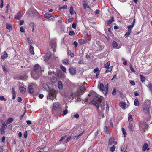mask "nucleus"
Listing matches in <instances>:
<instances>
[{"label":"nucleus","instance_id":"nucleus-30","mask_svg":"<svg viewBox=\"0 0 152 152\" xmlns=\"http://www.w3.org/2000/svg\"><path fill=\"white\" fill-rule=\"evenodd\" d=\"M113 138H110L109 140L108 145H111L113 143V141L114 140Z\"/></svg>","mask_w":152,"mask_h":152},{"label":"nucleus","instance_id":"nucleus-55","mask_svg":"<svg viewBox=\"0 0 152 152\" xmlns=\"http://www.w3.org/2000/svg\"><path fill=\"white\" fill-rule=\"evenodd\" d=\"M12 95H16V93L15 91L14 90V88L12 89Z\"/></svg>","mask_w":152,"mask_h":152},{"label":"nucleus","instance_id":"nucleus-37","mask_svg":"<svg viewBox=\"0 0 152 152\" xmlns=\"http://www.w3.org/2000/svg\"><path fill=\"white\" fill-rule=\"evenodd\" d=\"M60 68L62 69L63 72H65L66 71V67L63 65H60Z\"/></svg>","mask_w":152,"mask_h":152},{"label":"nucleus","instance_id":"nucleus-57","mask_svg":"<svg viewBox=\"0 0 152 152\" xmlns=\"http://www.w3.org/2000/svg\"><path fill=\"white\" fill-rule=\"evenodd\" d=\"M109 106L108 105L107 103L106 105V108L107 111H108L109 109Z\"/></svg>","mask_w":152,"mask_h":152},{"label":"nucleus","instance_id":"nucleus-8","mask_svg":"<svg viewBox=\"0 0 152 152\" xmlns=\"http://www.w3.org/2000/svg\"><path fill=\"white\" fill-rule=\"evenodd\" d=\"M119 105L123 109H126L127 107V105L125 102H121L119 103Z\"/></svg>","mask_w":152,"mask_h":152},{"label":"nucleus","instance_id":"nucleus-50","mask_svg":"<svg viewBox=\"0 0 152 152\" xmlns=\"http://www.w3.org/2000/svg\"><path fill=\"white\" fill-rule=\"evenodd\" d=\"M130 70L132 72H135V70L132 67V66L130 64Z\"/></svg>","mask_w":152,"mask_h":152},{"label":"nucleus","instance_id":"nucleus-20","mask_svg":"<svg viewBox=\"0 0 152 152\" xmlns=\"http://www.w3.org/2000/svg\"><path fill=\"white\" fill-rule=\"evenodd\" d=\"M99 88L102 91H104L105 90V88L103 84L101 83L100 84Z\"/></svg>","mask_w":152,"mask_h":152},{"label":"nucleus","instance_id":"nucleus-21","mask_svg":"<svg viewBox=\"0 0 152 152\" xmlns=\"http://www.w3.org/2000/svg\"><path fill=\"white\" fill-rule=\"evenodd\" d=\"M28 89L29 91V92L31 93H33L34 92V89L32 88V86L31 85H30L29 86Z\"/></svg>","mask_w":152,"mask_h":152},{"label":"nucleus","instance_id":"nucleus-10","mask_svg":"<svg viewBox=\"0 0 152 152\" xmlns=\"http://www.w3.org/2000/svg\"><path fill=\"white\" fill-rule=\"evenodd\" d=\"M114 19L113 17H111L110 19L107 21V25L110 26V24L114 21Z\"/></svg>","mask_w":152,"mask_h":152},{"label":"nucleus","instance_id":"nucleus-2","mask_svg":"<svg viewBox=\"0 0 152 152\" xmlns=\"http://www.w3.org/2000/svg\"><path fill=\"white\" fill-rule=\"evenodd\" d=\"M35 72L32 73L31 76L33 79H37L42 72V69L38 64L35 65L34 68Z\"/></svg>","mask_w":152,"mask_h":152},{"label":"nucleus","instance_id":"nucleus-60","mask_svg":"<svg viewBox=\"0 0 152 152\" xmlns=\"http://www.w3.org/2000/svg\"><path fill=\"white\" fill-rule=\"evenodd\" d=\"M2 68H3V71L4 72H6L7 71V69L5 68V66H2Z\"/></svg>","mask_w":152,"mask_h":152},{"label":"nucleus","instance_id":"nucleus-14","mask_svg":"<svg viewBox=\"0 0 152 152\" xmlns=\"http://www.w3.org/2000/svg\"><path fill=\"white\" fill-rule=\"evenodd\" d=\"M21 12H19L15 16V18L16 19L20 20L21 18Z\"/></svg>","mask_w":152,"mask_h":152},{"label":"nucleus","instance_id":"nucleus-61","mask_svg":"<svg viewBox=\"0 0 152 152\" xmlns=\"http://www.w3.org/2000/svg\"><path fill=\"white\" fill-rule=\"evenodd\" d=\"M72 27L74 28H76V25L75 23H73L72 25Z\"/></svg>","mask_w":152,"mask_h":152},{"label":"nucleus","instance_id":"nucleus-48","mask_svg":"<svg viewBox=\"0 0 152 152\" xmlns=\"http://www.w3.org/2000/svg\"><path fill=\"white\" fill-rule=\"evenodd\" d=\"M116 94V90L115 89H114L113 90V91L112 93V94L113 95H115Z\"/></svg>","mask_w":152,"mask_h":152},{"label":"nucleus","instance_id":"nucleus-56","mask_svg":"<svg viewBox=\"0 0 152 152\" xmlns=\"http://www.w3.org/2000/svg\"><path fill=\"white\" fill-rule=\"evenodd\" d=\"M67 8V6L66 5H64L62 7L60 8V10L64 9H66Z\"/></svg>","mask_w":152,"mask_h":152},{"label":"nucleus","instance_id":"nucleus-1","mask_svg":"<svg viewBox=\"0 0 152 152\" xmlns=\"http://www.w3.org/2000/svg\"><path fill=\"white\" fill-rule=\"evenodd\" d=\"M85 89V87L84 86H82L80 87V89L78 91L75 92V93H71L70 94V96L71 97L72 96V99H74V97L77 98V101H79L80 98L79 97L82 94L85 92L84 90Z\"/></svg>","mask_w":152,"mask_h":152},{"label":"nucleus","instance_id":"nucleus-15","mask_svg":"<svg viewBox=\"0 0 152 152\" xmlns=\"http://www.w3.org/2000/svg\"><path fill=\"white\" fill-rule=\"evenodd\" d=\"M19 90L20 92L22 94H24L26 91V89L25 88L22 86L20 87Z\"/></svg>","mask_w":152,"mask_h":152},{"label":"nucleus","instance_id":"nucleus-24","mask_svg":"<svg viewBox=\"0 0 152 152\" xmlns=\"http://www.w3.org/2000/svg\"><path fill=\"white\" fill-rule=\"evenodd\" d=\"M7 29L9 32H10L12 30V27L10 25L7 24L6 26Z\"/></svg>","mask_w":152,"mask_h":152},{"label":"nucleus","instance_id":"nucleus-25","mask_svg":"<svg viewBox=\"0 0 152 152\" xmlns=\"http://www.w3.org/2000/svg\"><path fill=\"white\" fill-rule=\"evenodd\" d=\"M140 77L141 78V81L142 83H144L145 81V77L142 75H140Z\"/></svg>","mask_w":152,"mask_h":152},{"label":"nucleus","instance_id":"nucleus-11","mask_svg":"<svg viewBox=\"0 0 152 152\" xmlns=\"http://www.w3.org/2000/svg\"><path fill=\"white\" fill-rule=\"evenodd\" d=\"M59 104L58 103H55L53 104V107L54 109L56 110L58 109L59 107Z\"/></svg>","mask_w":152,"mask_h":152},{"label":"nucleus","instance_id":"nucleus-26","mask_svg":"<svg viewBox=\"0 0 152 152\" xmlns=\"http://www.w3.org/2000/svg\"><path fill=\"white\" fill-rule=\"evenodd\" d=\"M86 41L83 39H80L78 41V43L80 44H83L86 43Z\"/></svg>","mask_w":152,"mask_h":152},{"label":"nucleus","instance_id":"nucleus-13","mask_svg":"<svg viewBox=\"0 0 152 152\" xmlns=\"http://www.w3.org/2000/svg\"><path fill=\"white\" fill-rule=\"evenodd\" d=\"M148 145L147 143H145L143 145L142 148V150L143 151H145L146 150H149V148H148Z\"/></svg>","mask_w":152,"mask_h":152},{"label":"nucleus","instance_id":"nucleus-63","mask_svg":"<svg viewBox=\"0 0 152 152\" xmlns=\"http://www.w3.org/2000/svg\"><path fill=\"white\" fill-rule=\"evenodd\" d=\"M51 58V56L50 55H49L48 56H47L46 57V60H48L49 59Z\"/></svg>","mask_w":152,"mask_h":152},{"label":"nucleus","instance_id":"nucleus-19","mask_svg":"<svg viewBox=\"0 0 152 152\" xmlns=\"http://www.w3.org/2000/svg\"><path fill=\"white\" fill-rule=\"evenodd\" d=\"M128 128L129 130L131 131H133L134 130V127L131 123H129L128 126Z\"/></svg>","mask_w":152,"mask_h":152},{"label":"nucleus","instance_id":"nucleus-34","mask_svg":"<svg viewBox=\"0 0 152 152\" xmlns=\"http://www.w3.org/2000/svg\"><path fill=\"white\" fill-rule=\"evenodd\" d=\"M110 64V61H108L106 64L104 65V66L105 68H107L109 67Z\"/></svg>","mask_w":152,"mask_h":152},{"label":"nucleus","instance_id":"nucleus-22","mask_svg":"<svg viewBox=\"0 0 152 152\" xmlns=\"http://www.w3.org/2000/svg\"><path fill=\"white\" fill-rule=\"evenodd\" d=\"M29 51L30 53L32 55L34 54V48L33 46L30 47Z\"/></svg>","mask_w":152,"mask_h":152},{"label":"nucleus","instance_id":"nucleus-4","mask_svg":"<svg viewBox=\"0 0 152 152\" xmlns=\"http://www.w3.org/2000/svg\"><path fill=\"white\" fill-rule=\"evenodd\" d=\"M142 111L147 116H149L150 114V106L147 104L143 105L142 107Z\"/></svg>","mask_w":152,"mask_h":152},{"label":"nucleus","instance_id":"nucleus-9","mask_svg":"<svg viewBox=\"0 0 152 152\" xmlns=\"http://www.w3.org/2000/svg\"><path fill=\"white\" fill-rule=\"evenodd\" d=\"M112 45L114 48L116 49H119L121 48V46L118 45L117 43L115 41H113L112 43Z\"/></svg>","mask_w":152,"mask_h":152},{"label":"nucleus","instance_id":"nucleus-59","mask_svg":"<svg viewBox=\"0 0 152 152\" xmlns=\"http://www.w3.org/2000/svg\"><path fill=\"white\" fill-rule=\"evenodd\" d=\"M130 83L132 86H134L135 85V83L134 81H130Z\"/></svg>","mask_w":152,"mask_h":152},{"label":"nucleus","instance_id":"nucleus-40","mask_svg":"<svg viewBox=\"0 0 152 152\" xmlns=\"http://www.w3.org/2000/svg\"><path fill=\"white\" fill-rule=\"evenodd\" d=\"M7 127V125L5 124V123H4L2 125L1 129H4L5 130L6 129V128Z\"/></svg>","mask_w":152,"mask_h":152},{"label":"nucleus","instance_id":"nucleus-35","mask_svg":"<svg viewBox=\"0 0 152 152\" xmlns=\"http://www.w3.org/2000/svg\"><path fill=\"white\" fill-rule=\"evenodd\" d=\"M83 7L85 9H86L87 8H89L88 4L87 3L83 4Z\"/></svg>","mask_w":152,"mask_h":152},{"label":"nucleus","instance_id":"nucleus-12","mask_svg":"<svg viewBox=\"0 0 152 152\" xmlns=\"http://www.w3.org/2000/svg\"><path fill=\"white\" fill-rule=\"evenodd\" d=\"M8 57V54L5 51H4L1 54V58L3 59H4Z\"/></svg>","mask_w":152,"mask_h":152},{"label":"nucleus","instance_id":"nucleus-45","mask_svg":"<svg viewBox=\"0 0 152 152\" xmlns=\"http://www.w3.org/2000/svg\"><path fill=\"white\" fill-rule=\"evenodd\" d=\"M48 74L49 75H52L53 77V75L54 74V72H51L49 71L48 72Z\"/></svg>","mask_w":152,"mask_h":152},{"label":"nucleus","instance_id":"nucleus-28","mask_svg":"<svg viewBox=\"0 0 152 152\" xmlns=\"http://www.w3.org/2000/svg\"><path fill=\"white\" fill-rule=\"evenodd\" d=\"M128 121L129 122H131L133 121V118L132 117V115L129 114L128 115Z\"/></svg>","mask_w":152,"mask_h":152},{"label":"nucleus","instance_id":"nucleus-23","mask_svg":"<svg viewBox=\"0 0 152 152\" xmlns=\"http://www.w3.org/2000/svg\"><path fill=\"white\" fill-rule=\"evenodd\" d=\"M13 121V119L12 118H9L6 122L7 124H9L12 123Z\"/></svg>","mask_w":152,"mask_h":152},{"label":"nucleus","instance_id":"nucleus-18","mask_svg":"<svg viewBox=\"0 0 152 152\" xmlns=\"http://www.w3.org/2000/svg\"><path fill=\"white\" fill-rule=\"evenodd\" d=\"M69 72L72 75H74L75 73V70L73 68H70L69 69Z\"/></svg>","mask_w":152,"mask_h":152},{"label":"nucleus","instance_id":"nucleus-38","mask_svg":"<svg viewBox=\"0 0 152 152\" xmlns=\"http://www.w3.org/2000/svg\"><path fill=\"white\" fill-rule=\"evenodd\" d=\"M133 25H131L129 26H128V30H129V31H131V29L133 28L134 27Z\"/></svg>","mask_w":152,"mask_h":152},{"label":"nucleus","instance_id":"nucleus-3","mask_svg":"<svg viewBox=\"0 0 152 152\" xmlns=\"http://www.w3.org/2000/svg\"><path fill=\"white\" fill-rule=\"evenodd\" d=\"M101 101L102 99L101 98L96 97L92 101H91V102L96 106L97 108L98 109L99 107L100 106V105L101 104Z\"/></svg>","mask_w":152,"mask_h":152},{"label":"nucleus","instance_id":"nucleus-52","mask_svg":"<svg viewBox=\"0 0 152 152\" xmlns=\"http://www.w3.org/2000/svg\"><path fill=\"white\" fill-rule=\"evenodd\" d=\"M0 131L2 134H4L5 133L4 129H0Z\"/></svg>","mask_w":152,"mask_h":152},{"label":"nucleus","instance_id":"nucleus-36","mask_svg":"<svg viewBox=\"0 0 152 152\" xmlns=\"http://www.w3.org/2000/svg\"><path fill=\"white\" fill-rule=\"evenodd\" d=\"M115 149V146L114 145H113L112 147L110 148V151L113 152H114Z\"/></svg>","mask_w":152,"mask_h":152},{"label":"nucleus","instance_id":"nucleus-29","mask_svg":"<svg viewBox=\"0 0 152 152\" xmlns=\"http://www.w3.org/2000/svg\"><path fill=\"white\" fill-rule=\"evenodd\" d=\"M122 130L124 137H126V131L125 130V129L123 128H122Z\"/></svg>","mask_w":152,"mask_h":152},{"label":"nucleus","instance_id":"nucleus-46","mask_svg":"<svg viewBox=\"0 0 152 152\" xmlns=\"http://www.w3.org/2000/svg\"><path fill=\"white\" fill-rule=\"evenodd\" d=\"M69 34L70 36H73L75 34V33L74 31H69Z\"/></svg>","mask_w":152,"mask_h":152},{"label":"nucleus","instance_id":"nucleus-62","mask_svg":"<svg viewBox=\"0 0 152 152\" xmlns=\"http://www.w3.org/2000/svg\"><path fill=\"white\" fill-rule=\"evenodd\" d=\"M106 91V92H107L108 89V86L107 84L105 86Z\"/></svg>","mask_w":152,"mask_h":152},{"label":"nucleus","instance_id":"nucleus-27","mask_svg":"<svg viewBox=\"0 0 152 152\" xmlns=\"http://www.w3.org/2000/svg\"><path fill=\"white\" fill-rule=\"evenodd\" d=\"M69 12L71 15L74 13V8L72 6H71L70 8Z\"/></svg>","mask_w":152,"mask_h":152},{"label":"nucleus","instance_id":"nucleus-17","mask_svg":"<svg viewBox=\"0 0 152 152\" xmlns=\"http://www.w3.org/2000/svg\"><path fill=\"white\" fill-rule=\"evenodd\" d=\"M58 86L60 90H61L63 89V85L61 82L59 81L58 82Z\"/></svg>","mask_w":152,"mask_h":152},{"label":"nucleus","instance_id":"nucleus-6","mask_svg":"<svg viewBox=\"0 0 152 152\" xmlns=\"http://www.w3.org/2000/svg\"><path fill=\"white\" fill-rule=\"evenodd\" d=\"M147 126V125L144 123L140 124L139 126L140 129L143 130L146 129Z\"/></svg>","mask_w":152,"mask_h":152},{"label":"nucleus","instance_id":"nucleus-58","mask_svg":"<svg viewBox=\"0 0 152 152\" xmlns=\"http://www.w3.org/2000/svg\"><path fill=\"white\" fill-rule=\"evenodd\" d=\"M71 138H72V137L71 136H70V137H69L66 139V142H69Z\"/></svg>","mask_w":152,"mask_h":152},{"label":"nucleus","instance_id":"nucleus-31","mask_svg":"<svg viewBox=\"0 0 152 152\" xmlns=\"http://www.w3.org/2000/svg\"><path fill=\"white\" fill-rule=\"evenodd\" d=\"M62 62L64 64H69V60L67 59H65L63 60Z\"/></svg>","mask_w":152,"mask_h":152},{"label":"nucleus","instance_id":"nucleus-44","mask_svg":"<svg viewBox=\"0 0 152 152\" xmlns=\"http://www.w3.org/2000/svg\"><path fill=\"white\" fill-rule=\"evenodd\" d=\"M147 87L149 88L151 91H152V85L150 84H148Z\"/></svg>","mask_w":152,"mask_h":152},{"label":"nucleus","instance_id":"nucleus-51","mask_svg":"<svg viewBox=\"0 0 152 152\" xmlns=\"http://www.w3.org/2000/svg\"><path fill=\"white\" fill-rule=\"evenodd\" d=\"M99 69L98 68H95L94 70V73H96L98 71H99Z\"/></svg>","mask_w":152,"mask_h":152},{"label":"nucleus","instance_id":"nucleus-16","mask_svg":"<svg viewBox=\"0 0 152 152\" xmlns=\"http://www.w3.org/2000/svg\"><path fill=\"white\" fill-rule=\"evenodd\" d=\"M44 15L45 18L47 19H48L52 17V15L51 14H50L49 13L47 12H45Z\"/></svg>","mask_w":152,"mask_h":152},{"label":"nucleus","instance_id":"nucleus-39","mask_svg":"<svg viewBox=\"0 0 152 152\" xmlns=\"http://www.w3.org/2000/svg\"><path fill=\"white\" fill-rule=\"evenodd\" d=\"M112 67H110L107 68V70L105 72L106 73H107L110 72L112 69Z\"/></svg>","mask_w":152,"mask_h":152},{"label":"nucleus","instance_id":"nucleus-7","mask_svg":"<svg viewBox=\"0 0 152 152\" xmlns=\"http://www.w3.org/2000/svg\"><path fill=\"white\" fill-rule=\"evenodd\" d=\"M50 85V83H44L43 84V87L46 90L48 91L49 90V85Z\"/></svg>","mask_w":152,"mask_h":152},{"label":"nucleus","instance_id":"nucleus-49","mask_svg":"<svg viewBox=\"0 0 152 152\" xmlns=\"http://www.w3.org/2000/svg\"><path fill=\"white\" fill-rule=\"evenodd\" d=\"M1 3L0 5V8H2L3 7L4 5V2L3 1V0H1Z\"/></svg>","mask_w":152,"mask_h":152},{"label":"nucleus","instance_id":"nucleus-42","mask_svg":"<svg viewBox=\"0 0 152 152\" xmlns=\"http://www.w3.org/2000/svg\"><path fill=\"white\" fill-rule=\"evenodd\" d=\"M0 100H3L4 101H6L7 99L5 98L3 96H0Z\"/></svg>","mask_w":152,"mask_h":152},{"label":"nucleus","instance_id":"nucleus-5","mask_svg":"<svg viewBox=\"0 0 152 152\" xmlns=\"http://www.w3.org/2000/svg\"><path fill=\"white\" fill-rule=\"evenodd\" d=\"M56 97V91L54 90H50L47 96V99H53Z\"/></svg>","mask_w":152,"mask_h":152},{"label":"nucleus","instance_id":"nucleus-64","mask_svg":"<svg viewBox=\"0 0 152 152\" xmlns=\"http://www.w3.org/2000/svg\"><path fill=\"white\" fill-rule=\"evenodd\" d=\"M39 98L40 99H42L43 97L44 96L42 94H40L39 95Z\"/></svg>","mask_w":152,"mask_h":152},{"label":"nucleus","instance_id":"nucleus-33","mask_svg":"<svg viewBox=\"0 0 152 152\" xmlns=\"http://www.w3.org/2000/svg\"><path fill=\"white\" fill-rule=\"evenodd\" d=\"M131 31H129V30H128V31L125 33L124 37H125L126 38L128 36L130 35L131 33Z\"/></svg>","mask_w":152,"mask_h":152},{"label":"nucleus","instance_id":"nucleus-53","mask_svg":"<svg viewBox=\"0 0 152 152\" xmlns=\"http://www.w3.org/2000/svg\"><path fill=\"white\" fill-rule=\"evenodd\" d=\"M20 30L21 32H24V28L22 27H21L20 28Z\"/></svg>","mask_w":152,"mask_h":152},{"label":"nucleus","instance_id":"nucleus-32","mask_svg":"<svg viewBox=\"0 0 152 152\" xmlns=\"http://www.w3.org/2000/svg\"><path fill=\"white\" fill-rule=\"evenodd\" d=\"M134 103L135 106H138L139 105V103L137 99H136L134 100Z\"/></svg>","mask_w":152,"mask_h":152},{"label":"nucleus","instance_id":"nucleus-54","mask_svg":"<svg viewBox=\"0 0 152 152\" xmlns=\"http://www.w3.org/2000/svg\"><path fill=\"white\" fill-rule=\"evenodd\" d=\"M33 41L32 40H30L29 42V43L30 45V47L32 46L33 44Z\"/></svg>","mask_w":152,"mask_h":152},{"label":"nucleus","instance_id":"nucleus-43","mask_svg":"<svg viewBox=\"0 0 152 152\" xmlns=\"http://www.w3.org/2000/svg\"><path fill=\"white\" fill-rule=\"evenodd\" d=\"M68 110L67 109H66L63 111L62 114L64 115L68 113Z\"/></svg>","mask_w":152,"mask_h":152},{"label":"nucleus","instance_id":"nucleus-41","mask_svg":"<svg viewBox=\"0 0 152 152\" xmlns=\"http://www.w3.org/2000/svg\"><path fill=\"white\" fill-rule=\"evenodd\" d=\"M31 25H32L33 26L32 29V31L33 32H34V26H35V24L33 23H31Z\"/></svg>","mask_w":152,"mask_h":152},{"label":"nucleus","instance_id":"nucleus-47","mask_svg":"<svg viewBox=\"0 0 152 152\" xmlns=\"http://www.w3.org/2000/svg\"><path fill=\"white\" fill-rule=\"evenodd\" d=\"M56 44L55 43H53L51 45L52 48L53 49H54L56 47Z\"/></svg>","mask_w":152,"mask_h":152}]
</instances>
